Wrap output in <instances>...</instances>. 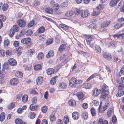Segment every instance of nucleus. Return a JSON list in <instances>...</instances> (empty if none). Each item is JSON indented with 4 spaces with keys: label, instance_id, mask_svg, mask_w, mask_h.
Here are the masks:
<instances>
[{
    "label": "nucleus",
    "instance_id": "1",
    "mask_svg": "<svg viewBox=\"0 0 124 124\" xmlns=\"http://www.w3.org/2000/svg\"><path fill=\"white\" fill-rule=\"evenodd\" d=\"M77 79L75 78H72L70 80L69 85L71 86H76Z\"/></svg>",
    "mask_w": 124,
    "mask_h": 124
},
{
    "label": "nucleus",
    "instance_id": "2",
    "mask_svg": "<svg viewBox=\"0 0 124 124\" xmlns=\"http://www.w3.org/2000/svg\"><path fill=\"white\" fill-rule=\"evenodd\" d=\"M89 14V12L88 11L82 10L80 15L82 17L85 18L88 16Z\"/></svg>",
    "mask_w": 124,
    "mask_h": 124
},
{
    "label": "nucleus",
    "instance_id": "3",
    "mask_svg": "<svg viewBox=\"0 0 124 124\" xmlns=\"http://www.w3.org/2000/svg\"><path fill=\"white\" fill-rule=\"evenodd\" d=\"M124 87V84L123 83H120L119 84L118 88V90L119 92L117 94L119 96H120L122 95V94L119 95V92H121V90L123 89Z\"/></svg>",
    "mask_w": 124,
    "mask_h": 124
},
{
    "label": "nucleus",
    "instance_id": "4",
    "mask_svg": "<svg viewBox=\"0 0 124 124\" xmlns=\"http://www.w3.org/2000/svg\"><path fill=\"white\" fill-rule=\"evenodd\" d=\"M86 40L87 44H89L90 43V41L94 38V36L90 35H86Z\"/></svg>",
    "mask_w": 124,
    "mask_h": 124
},
{
    "label": "nucleus",
    "instance_id": "5",
    "mask_svg": "<svg viewBox=\"0 0 124 124\" xmlns=\"http://www.w3.org/2000/svg\"><path fill=\"white\" fill-rule=\"evenodd\" d=\"M17 23L19 26L21 27H24L26 25V22L23 20L21 19L18 20Z\"/></svg>",
    "mask_w": 124,
    "mask_h": 124
},
{
    "label": "nucleus",
    "instance_id": "6",
    "mask_svg": "<svg viewBox=\"0 0 124 124\" xmlns=\"http://www.w3.org/2000/svg\"><path fill=\"white\" fill-rule=\"evenodd\" d=\"M8 61L9 64L12 66H14L17 64L16 61L14 59L10 58Z\"/></svg>",
    "mask_w": 124,
    "mask_h": 124
},
{
    "label": "nucleus",
    "instance_id": "7",
    "mask_svg": "<svg viewBox=\"0 0 124 124\" xmlns=\"http://www.w3.org/2000/svg\"><path fill=\"white\" fill-rule=\"evenodd\" d=\"M103 57L108 60L110 61L112 57L111 55L108 53H104L103 54Z\"/></svg>",
    "mask_w": 124,
    "mask_h": 124
},
{
    "label": "nucleus",
    "instance_id": "8",
    "mask_svg": "<svg viewBox=\"0 0 124 124\" xmlns=\"http://www.w3.org/2000/svg\"><path fill=\"white\" fill-rule=\"evenodd\" d=\"M93 95L94 96H96L98 95L100 93V91L98 89L96 88L92 90Z\"/></svg>",
    "mask_w": 124,
    "mask_h": 124
},
{
    "label": "nucleus",
    "instance_id": "9",
    "mask_svg": "<svg viewBox=\"0 0 124 124\" xmlns=\"http://www.w3.org/2000/svg\"><path fill=\"white\" fill-rule=\"evenodd\" d=\"M10 83L11 85H16L17 84L18 81L17 79L14 78L10 80Z\"/></svg>",
    "mask_w": 124,
    "mask_h": 124
},
{
    "label": "nucleus",
    "instance_id": "10",
    "mask_svg": "<svg viewBox=\"0 0 124 124\" xmlns=\"http://www.w3.org/2000/svg\"><path fill=\"white\" fill-rule=\"evenodd\" d=\"M109 93V91L108 90H105V91L102 92L101 93V97L102 99H105L107 95Z\"/></svg>",
    "mask_w": 124,
    "mask_h": 124
},
{
    "label": "nucleus",
    "instance_id": "11",
    "mask_svg": "<svg viewBox=\"0 0 124 124\" xmlns=\"http://www.w3.org/2000/svg\"><path fill=\"white\" fill-rule=\"evenodd\" d=\"M43 81V79L42 77H40L37 78L36 79V83L38 85H40L42 83Z\"/></svg>",
    "mask_w": 124,
    "mask_h": 124
},
{
    "label": "nucleus",
    "instance_id": "12",
    "mask_svg": "<svg viewBox=\"0 0 124 124\" xmlns=\"http://www.w3.org/2000/svg\"><path fill=\"white\" fill-rule=\"evenodd\" d=\"M31 39L29 38H25L22 39L21 41V42L23 44H27L30 42Z\"/></svg>",
    "mask_w": 124,
    "mask_h": 124
},
{
    "label": "nucleus",
    "instance_id": "13",
    "mask_svg": "<svg viewBox=\"0 0 124 124\" xmlns=\"http://www.w3.org/2000/svg\"><path fill=\"white\" fill-rule=\"evenodd\" d=\"M54 54V53L53 50H51L49 51L46 54V56L47 58H49L53 56Z\"/></svg>",
    "mask_w": 124,
    "mask_h": 124
},
{
    "label": "nucleus",
    "instance_id": "14",
    "mask_svg": "<svg viewBox=\"0 0 124 124\" xmlns=\"http://www.w3.org/2000/svg\"><path fill=\"white\" fill-rule=\"evenodd\" d=\"M72 117L75 119H77L79 117V114L77 112H74L72 115Z\"/></svg>",
    "mask_w": 124,
    "mask_h": 124
},
{
    "label": "nucleus",
    "instance_id": "15",
    "mask_svg": "<svg viewBox=\"0 0 124 124\" xmlns=\"http://www.w3.org/2000/svg\"><path fill=\"white\" fill-rule=\"evenodd\" d=\"M118 0H111L109 3V5L111 7H113L116 4Z\"/></svg>",
    "mask_w": 124,
    "mask_h": 124
},
{
    "label": "nucleus",
    "instance_id": "16",
    "mask_svg": "<svg viewBox=\"0 0 124 124\" xmlns=\"http://www.w3.org/2000/svg\"><path fill=\"white\" fill-rule=\"evenodd\" d=\"M59 87L61 88L64 89L67 87V85L65 83L63 82H61L59 84Z\"/></svg>",
    "mask_w": 124,
    "mask_h": 124
},
{
    "label": "nucleus",
    "instance_id": "17",
    "mask_svg": "<svg viewBox=\"0 0 124 124\" xmlns=\"http://www.w3.org/2000/svg\"><path fill=\"white\" fill-rule=\"evenodd\" d=\"M58 78V77L56 76L52 78L50 81V83L52 85H54L55 84L56 80Z\"/></svg>",
    "mask_w": 124,
    "mask_h": 124
},
{
    "label": "nucleus",
    "instance_id": "18",
    "mask_svg": "<svg viewBox=\"0 0 124 124\" xmlns=\"http://www.w3.org/2000/svg\"><path fill=\"white\" fill-rule=\"evenodd\" d=\"M35 52V50L33 49H31L28 51L27 52L28 55L30 56H31L34 54Z\"/></svg>",
    "mask_w": 124,
    "mask_h": 124
},
{
    "label": "nucleus",
    "instance_id": "19",
    "mask_svg": "<svg viewBox=\"0 0 124 124\" xmlns=\"http://www.w3.org/2000/svg\"><path fill=\"white\" fill-rule=\"evenodd\" d=\"M110 23V22L109 21H105L101 23V27L103 28L107 26Z\"/></svg>",
    "mask_w": 124,
    "mask_h": 124
},
{
    "label": "nucleus",
    "instance_id": "20",
    "mask_svg": "<svg viewBox=\"0 0 124 124\" xmlns=\"http://www.w3.org/2000/svg\"><path fill=\"white\" fill-rule=\"evenodd\" d=\"M54 73V70L53 68H49L47 70V73L48 75H51Z\"/></svg>",
    "mask_w": 124,
    "mask_h": 124
},
{
    "label": "nucleus",
    "instance_id": "21",
    "mask_svg": "<svg viewBox=\"0 0 124 124\" xmlns=\"http://www.w3.org/2000/svg\"><path fill=\"white\" fill-rule=\"evenodd\" d=\"M97 26V25L95 23H93L91 24L88 26V27L91 29H95Z\"/></svg>",
    "mask_w": 124,
    "mask_h": 124
},
{
    "label": "nucleus",
    "instance_id": "22",
    "mask_svg": "<svg viewBox=\"0 0 124 124\" xmlns=\"http://www.w3.org/2000/svg\"><path fill=\"white\" fill-rule=\"evenodd\" d=\"M100 12L99 11L97 10L96 11L95 10H93V12L91 14V15L93 16H96L100 14Z\"/></svg>",
    "mask_w": 124,
    "mask_h": 124
},
{
    "label": "nucleus",
    "instance_id": "23",
    "mask_svg": "<svg viewBox=\"0 0 124 124\" xmlns=\"http://www.w3.org/2000/svg\"><path fill=\"white\" fill-rule=\"evenodd\" d=\"M45 11L47 13L52 14L53 13V10L52 9L50 8H47L45 9Z\"/></svg>",
    "mask_w": 124,
    "mask_h": 124
},
{
    "label": "nucleus",
    "instance_id": "24",
    "mask_svg": "<svg viewBox=\"0 0 124 124\" xmlns=\"http://www.w3.org/2000/svg\"><path fill=\"white\" fill-rule=\"evenodd\" d=\"M68 103L70 105L73 107H75L76 105V102L74 100H70L69 101Z\"/></svg>",
    "mask_w": 124,
    "mask_h": 124
},
{
    "label": "nucleus",
    "instance_id": "25",
    "mask_svg": "<svg viewBox=\"0 0 124 124\" xmlns=\"http://www.w3.org/2000/svg\"><path fill=\"white\" fill-rule=\"evenodd\" d=\"M5 114L4 112H2L0 114V121L1 122L3 121L5 119Z\"/></svg>",
    "mask_w": 124,
    "mask_h": 124
},
{
    "label": "nucleus",
    "instance_id": "26",
    "mask_svg": "<svg viewBox=\"0 0 124 124\" xmlns=\"http://www.w3.org/2000/svg\"><path fill=\"white\" fill-rule=\"evenodd\" d=\"M44 57V55L42 53H38L37 55V58L38 60H41Z\"/></svg>",
    "mask_w": 124,
    "mask_h": 124
},
{
    "label": "nucleus",
    "instance_id": "27",
    "mask_svg": "<svg viewBox=\"0 0 124 124\" xmlns=\"http://www.w3.org/2000/svg\"><path fill=\"white\" fill-rule=\"evenodd\" d=\"M79 99H81L83 97V94L81 92H78L77 95Z\"/></svg>",
    "mask_w": 124,
    "mask_h": 124
},
{
    "label": "nucleus",
    "instance_id": "28",
    "mask_svg": "<svg viewBox=\"0 0 124 124\" xmlns=\"http://www.w3.org/2000/svg\"><path fill=\"white\" fill-rule=\"evenodd\" d=\"M81 115L82 117L84 119H86L88 117V114L85 111L83 112L82 113Z\"/></svg>",
    "mask_w": 124,
    "mask_h": 124
},
{
    "label": "nucleus",
    "instance_id": "29",
    "mask_svg": "<svg viewBox=\"0 0 124 124\" xmlns=\"http://www.w3.org/2000/svg\"><path fill=\"white\" fill-rule=\"evenodd\" d=\"M66 47V45L64 44L61 45L59 48V51L60 52H62L65 49Z\"/></svg>",
    "mask_w": 124,
    "mask_h": 124
},
{
    "label": "nucleus",
    "instance_id": "30",
    "mask_svg": "<svg viewBox=\"0 0 124 124\" xmlns=\"http://www.w3.org/2000/svg\"><path fill=\"white\" fill-rule=\"evenodd\" d=\"M95 50L97 53L100 54L101 52V49L100 46H95Z\"/></svg>",
    "mask_w": 124,
    "mask_h": 124
},
{
    "label": "nucleus",
    "instance_id": "31",
    "mask_svg": "<svg viewBox=\"0 0 124 124\" xmlns=\"http://www.w3.org/2000/svg\"><path fill=\"white\" fill-rule=\"evenodd\" d=\"M1 6H2V9L3 11H6L8 7V5L7 3H5L4 4L3 3V5Z\"/></svg>",
    "mask_w": 124,
    "mask_h": 124
},
{
    "label": "nucleus",
    "instance_id": "32",
    "mask_svg": "<svg viewBox=\"0 0 124 124\" xmlns=\"http://www.w3.org/2000/svg\"><path fill=\"white\" fill-rule=\"evenodd\" d=\"M53 41V39H48L46 42V44L47 45H48L52 43Z\"/></svg>",
    "mask_w": 124,
    "mask_h": 124
},
{
    "label": "nucleus",
    "instance_id": "33",
    "mask_svg": "<svg viewBox=\"0 0 124 124\" xmlns=\"http://www.w3.org/2000/svg\"><path fill=\"white\" fill-rule=\"evenodd\" d=\"M108 88V86H107L106 85L104 84L101 87V89L102 92H104L105 91V90H108L107 88Z\"/></svg>",
    "mask_w": 124,
    "mask_h": 124
},
{
    "label": "nucleus",
    "instance_id": "34",
    "mask_svg": "<svg viewBox=\"0 0 124 124\" xmlns=\"http://www.w3.org/2000/svg\"><path fill=\"white\" fill-rule=\"evenodd\" d=\"M45 29L43 26H42L40 27L38 30V32L39 33H41L44 32Z\"/></svg>",
    "mask_w": 124,
    "mask_h": 124
},
{
    "label": "nucleus",
    "instance_id": "35",
    "mask_svg": "<svg viewBox=\"0 0 124 124\" xmlns=\"http://www.w3.org/2000/svg\"><path fill=\"white\" fill-rule=\"evenodd\" d=\"M16 76L18 78H20L22 77L23 75L22 72L20 71H16Z\"/></svg>",
    "mask_w": 124,
    "mask_h": 124
},
{
    "label": "nucleus",
    "instance_id": "36",
    "mask_svg": "<svg viewBox=\"0 0 124 124\" xmlns=\"http://www.w3.org/2000/svg\"><path fill=\"white\" fill-rule=\"evenodd\" d=\"M28 96L26 95H24L22 98V100L23 102H25L28 101Z\"/></svg>",
    "mask_w": 124,
    "mask_h": 124
},
{
    "label": "nucleus",
    "instance_id": "37",
    "mask_svg": "<svg viewBox=\"0 0 124 124\" xmlns=\"http://www.w3.org/2000/svg\"><path fill=\"white\" fill-rule=\"evenodd\" d=\"M32 31L31 30H26V35L27 36H30L32 35Z\"/></svg>",
    "mask_w": 124,
    "mask_h": 124
},
{
    "label": "nucleus",
    "instance_id": "38",
    "mask_svg": "<svg viewBox=\"0 0 124 124\" xmlns=\"http://www.w3.org/2000/svg\"><path fill=\"white\" fill-rule=\"evenodd\" d=\"M34 69L36 70H39L41 69V65L40 64L36 65L34 66Z\"/></svg>",
    "mask_w": 124,
    "mask_h": 124
},
{
    "label": "nucleus",
    "instance_id": "39",
    "mask_svg": "<svg viewBox=\"0 0 124 124\" xmlns=\"http://www.w3.org/2000/svg\"><path fill=\"white\" fill-rule=\"evenodd\" d=\"M15 105L14 103H11L8 105V108L9 109H11L14 107Z\"/></svg>",
    "mask_w": 124,
    "mask_h": 124
},
{
    "label": "nucleus",
    "instance_id": "40",
    "mask_svg": "<svg viewBox=\"0 0 124 124\" xmlns=\"http://www.w3.org/2000/svg\"><path fill=\"white\" fill-rule=\"evenodd\" d=\"M5 54V50L3 49H0V56H4Z\"/></svg>",
    "mask_w": 124,
    "mask_h": 124
},
{
    "label": "nucleus",
    "instance_id": "41",
    "mask_svg": "<svg viewBox=\"0 0 124 124\" xmlns=\"http://www.w3.org/2000/svg\"><path fill=\"white\" fill-rule=\"evenodd\" d=\"M65 15L67 16H71L72 15V11H68L66 13Z\"/></svg>",
    "mask_w": 124,
    "mask_h": 124
},
{
    "label": "nucleus",
    "instance_id": "42",
    "mask_svg": "<svg viewBox=\"0 0 124 124\" xmlns=\"http://www.w3.org/2000/svg\"><path fill=\"white\" fill-rule=\"evenodd\" d=\"M47 108L46 106H44L42 107L41 110L43 113H45L47 111Z\"/></svg>",
    "mask_w": 124,
    "mask_h": 124
},
{
    "label": "nucleus",
    "instance_id": "43",
    "mask_svg": "<svg viewBox=\"0 0 124 124\" xmlns=\"http://www.w3.org/2000/svg\"><path fill=\"white\" fill-rule=\"evenodd\" d=\"M85 88H90L92 86V85L90 83H86L85 84Z\"/></svg>",
    "mask_w": 124,
    "mask_h": 124
},
{
    "label": "nucleus",
    "instance_id": "44",
    "mask_svg": "<svg viewBox=\"0 0 124 124\" xmlns=\"http://www.w3.org/2000/svg\"><path fill=\"white\" fill-rule=\"evenodd\" d=\"M12 29H13L14 31L16 32L18 31L19 30L18 26L16 25L13 26Z\"/></svg>",
    "mask_w": 124,
    "mask_h": 124
},
{
    "label": "nucleus",
    "instance_id": "45",
    "mask_svg": "<svg viewBox=\"0 0 124 124\" xmlns=\"http://www.w3.org/2000/svg\"><path fill=\"white\" fill-rule=\"evenodd\" d=\"M91 112L92 115L94 116L96 115V113L95 109L93 108H92L91 109Z\"/></svg>",
    "mask_w": 124,
    "mask_h": 124
},
{
    "label": "nucleus",
    "instance_id": "46",
    "mask_svg": "<svg viewBox=\"0 0 124 124\" xmlns=\"http://www.w3.org/2000/svg\"><path fill=\"white\" fill-rule=\"evenodd\" d=\"M59 5L58 4H55L53 7V8L55 11L57 10L59 7Z\"/></svg>",
    "mask_w": 124,
    "mask_h": 124
},
{
    "label": "nucleus",
    "instance_id": "47",
    "mask_svg": "<svg viewBox=\"0 0 124 124\" xmlns=\"http://www.w3.org/2000/svg\"><path fill=\"white\" fill-rule=\"evenodd\" d=\"M34 22L33 20L31 21L27 24L28 26L29 27H31L32 26L34 25Z\"/></svg>",
    "mask_w": 124,
    "mask_h": 124
},
{
    "label": "nucleus",
    "instance_id": "48",
    "mask_svg": "<svg viewBox=\"0 0 124 124\" xmlns=\"http://www.w3.org/2000/svg\"><path fill=\"white\" fill-rule=\"evenodd\" d=\"M103 8V5L102 4H100L99 5L96 7V9L100 11V10L102 9Z\"/></svg>",
    "mask_w": 124,
    "mask_h": 124
},
{
    "label": "nucleus",
    "instance_id": "49",
    "mask_svg": "<svg viewBox=\"0 0 124 124\" xmlns=\"http://www.w3.org/2000/svg\"><path fill=\"white\" fill-rule=\"evenodd\" d=\"M6 19L5 16L1 15H0V21L2 22V21H5Z\"/></svg>",
    "mask_w": 124,
    "mask_h": 124
},
{
    "label": "nucleus",
    "instance_id": "50",
    "mask_svg": "<svg viewBox=\"0 0 124 124\" xmlns=\"http://www.w3.org/2000/svg\"><path fill=\"white\" fill-rule=\"evenodd\" d=\"M22 121L21 119L19 118L15 120V123L16 124H21Z\"/></svg>",
    "mask_w": 124,
    "mask_h": 124
},
{
    "label": "nucleus",
    "instance_id": "51",
    "mask_svg": "<svg viewBox=\"0 0 124 124\" xmlns=\"http://www.w3.org/2000/svg\"><path fill=\"white\" fill-rule=\"evenodd\" d=\"M69 121V119L67 116H65L64 117L63 122L65 124H67Z\"/></svg>",
    "mask_w": 124,
    "mask_h": 124
},
{
    "label": "nucleus",
    "instance_id": "52",
    "mask_svg": "<svg viewBox=\"0 0 124 124\" xmlns=\"http://www.w3.org/2000/svg\"><path fill=\"white\" fill-rule=\"evenodd\" d=\"M108 47L111 48H114L115 46L114 43L112 42L110 43L108 45Z\"/></svg>",
    "mask_w": 124,
    "mask_h": 124
},
{
    "label": "nucleus",
    "instance_id": "53",
    "mask_svg": "<svg viewBox=\"0 0 124 124\" xmlns=\"http://www.w3.org/2000/svg\"><path fill=\"white\" fill-rule=\"evenodd\" d=\"M50 119L51 121L54 120L56 119L55 116L54 114H51L50 116Z\"/></svg>",
    "mask_w": 124,
    "mask_h": 124
},
{
    "label": "nucleus",
    "instance_id": "54",
    "mask_svg": "<svg viewBox=\"0 0 124 124\" xmlns=\"http://www.w3.org/2000/svg\"><path fill=\"white\" fill-rule=\"evenodd\" d=\"M40 2L38 0H35L33 2V5L34 6L36 7L39 5Z\"/></svg>",
    "mask_w": 124,
    "mask_h": 124
},
{
    "label": "nucleus",
    "instance_id": "55",
    "mask_svg": "<svg viewBox=\"0 0 124 124\" xmlns=\"http://www.w3.org/2000/svg\"><path fill=\"white\" fill-rule=\"evenodd\" d=\"M112 111V108H109L107 112V115L109 116H110L111 115V113Z\"/></svg>",
    "mask_w": 124,
    "mask_h": 124
},
{
    "label": "nucleus",
    "instance_id": "56",
    "mask_svg": "<svg viewBox=\"0 0 124 124\" xmlns=\"http://www.w3.org/2000/svg\"><path fill=\"white\" fill-rule=\"evenodd\" d=\"M3 68L6 69H8L9 68V65L8 63H5L3 66Z\"/></svg>",
    "mask_w": 124,
    "mask_h": 124
},
{
    "label": "nucleus",
    "instance_id": "57",
    "mask_svg": "<svg viewBox=\"0 0 124 124\" xmlns=\"http://www.w3.org/2000/svg\"><path fill=\"white\" fill-rule=\"evenodd\" d=\"M46 36L45 35L41 34L39 36V39L41 40H42L45 38Z\"/></svg>",
    "mask_w": 124,
    "mask_h": 124
},
{
    "label": "nucleus",
    "instance_id": "58",
    "mask_svg": "<svg viewBox=\"0 0 124 124\" xmlns=\"http://www.w3.org/2000/svg\"><path fill=\"white\" fill-rule=\"evenodd\" d=\"M9 44V41L7 39L5 40L4 42V45L5 47H7Z\"/></svg>",
    "mask_w": 124,
    "mask_h": 124
},
{
    "label": "nucleus",
    "instance_id": "59",
    "mask_svg": "<svg viewBox=\"0 0 124 124\" xmlns=\"http://www.w3.org/2000/svg\"><path fill=\"white\" fill-rule=\"evenodd\" d=\"M15 33V31L13 29H10L9 33L10 36L11 37H12L14 34Z\"/></svg>",
    "mask_w": 124,
    "mask_h": 124
},
{
    "label": "nucleus",
    "instance_id": "60",
    "mask_svg": "<svg viewBox=\"0 0 124 124\" xmlns=\"http://www.w3.org/2000/svg\"><path fill=\"white\" fill-rule=\"evenodd\" d=\"M35 113L33 112H31V114L30 115V118H34L35 117Z\"/></svg>",
    "mask_w": 124,
    "mask_h": 124
},
{
    "label": "nucleus",
    "instance_id": "61",
    "mask_svg": "<svg viewBox=\"0 0 124 124\" xmlns=\"http://www.w3.org/2000/svg\"><path fill=\"white\" fill-rule=\"evenodd\" d=\"M6 53L7 55H8L9 56H10L12 55V51L11 50H7L6 51Z\"/></svg>",
    "mask_w": 124,
    "mask_h": 124
},
{
    "label": "nucleus",
    "instance_id": "62",
    "mask_svg": "<svg viewBox=\"0 0 124 124\" xmlns=\"http://www.w3.org/2000/svg\"><path fill=\"white\" fill-rule=\"evenodd\" d=\"M81 11V10H80L78 9H76L75 11V14L77 15L80 14Z\"/></svg>",
    "mask_w": 124,
    "mask_h": 124
},
{
    "label": "nucleus",
    "instance_id": "63",
    "mask_svg": "<svg viewBox=\"0 0 124 124\" xmlns=\"http://www.w3.org/2000/svg\"><path fill=\"white\" fill-rule=\"evenodd\" d=\"M93 103L94 105L96 106H98L99 104V102L96 100H93Z\"/></svg>",
    "mask_w": 124,
    "mask_h": 124
},
{
    "label": "nucleus",
    "instance_id": "64",
    "mask_svg": "<svg viewBox=\"0 0 124 124\" xmlns=\"http://www.w3.org/2000/svg\"><path fill=\"white\" fill-rule=\"evenodd\" d=\"M82 107L84 109H86L88 107V105L86 103H84L82 104Z\"/></svg>",
    "mask_w": 124,
    "mask_h": 124
}]
</instances>
